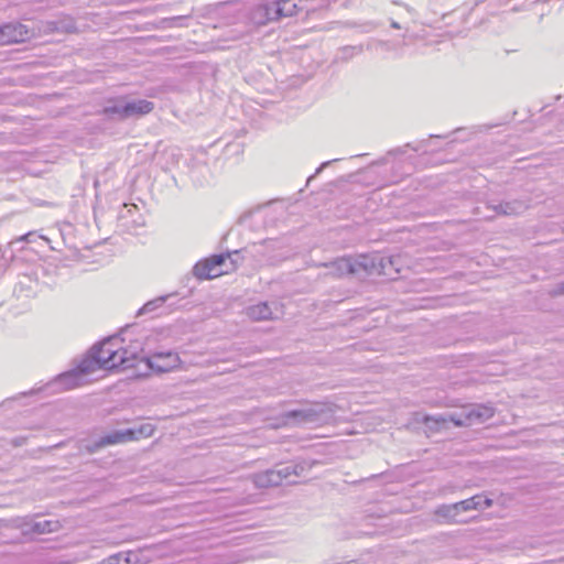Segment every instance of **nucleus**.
Here are the masks:
<instances>
[{
	"label": "nucleus",
	"mask_w": 564,
	"mask_h": 564,
	"mask_svg": "<svg viewBox=\"0 0 564 564\" xmlns=\"http://www.w3.org/2000/svg\"><path fill=\"white\" fill-rule=\"evenodd\" d=\"M117 344H119V337L113 336L94 345L74 369L55 377L54 380L47 383L46 389L51 392L70 390L82 386L87 375L99 369L112 370L118 368L119 364L124 362V359L119 357L120 352Z\"/></svg>",
	"instance_id": "nucleus-1"
},
{
	"label": "nucleus",
	"mask_w": 564,
	"mask_h": 564,
	"mask_svg": "<svg viewBox=\"0 0 564 564\" xmlns=\"http://www.w3.org/2000/svg\"><path fill=\"white\" fill-rule=\"evenodd\" d=\"M393 265L392 258H380L379 265L383 271V274H389L387 272V265ZM328 269L327 275L333 278H343L346 275H354L357 278H365L369 274H372L377 269L378 262L376 257H370L367 254H360L357 258L354 257H341L329 263L323 264Z\"/></svg>",
	"instance_id": "nucleus-2"
},
{
	"label": "nucleus",
	"mask_w": 564,
	"mask_h": 564,
	"mask_svg": "<svg viewBox=\"0 0 564 564\" xmlns=\"http://www.w3.org/2000/svg\"><path fill=\"white\" fill-rule=\"evenodd\" d=\"M334 409L326 403H312L300 409L289 410L276 417L275 427L321 426L334 417Z\"/></svg>",
	"instance_id": "nucleus-3"
},
{
	"label": "nucleus",
	"mask_w": 564,
	"mask_h": 564,
	"mask_svg": "<svg viewBox=\"0 0 564 564\" xmlns=\"http://www.w3.org/2000/svg\"><path fill=\"white\" fill-rule=\"evenodd\" d=\"M495 414L492 406L485 404H471L464 406L459 413L451 415H424L422 423L432 432H438L447 422H453L455 426H469L476 423H482L491 419Z\"/></svg>",
	"instance_id": "nucleus-4"
},
{
	"label": "nucleus",
	"mask_w": 564,
	"mask_h": 564,
	"mask_svg": "<svg viewBox=\"0 0 564 564\" xmlns=\"http://www.w3.org/2000/svg\"><path fill=\"white\" fill-rule=\"evenodd\" d=\"M154 426L150 423L141 424L138 429H127L124 431H116L105 436H101L89 448L90 452H96L108 445L124 443L129 441L139 440L140 437H149L154 433Z\"/></svg>",
	"instance_id": "nucleus-5"
},
{
	"label": "nucleus",
	"mask_w": 564,
	"mask_h": 564,
	"mask_svg": "<svg viewBox=\"0 0 564 564\" xmlns=\"http://www.w3.org/2000/svg\"><path fill=\"white\" fill-rule=\"evenodd\" d=\"M228 259H231V254L228 252L214 254L208 259L198 261L193 268V273L199 280L214 279L228 273Z\"/></svg>",
	"instance_id": "nucleus-6"
},
{
	"label": "nucleus",
	"mask_w": 564,
	"mask_h": 564,
	"mask_svg": "<svg viewBox=\"0 0 564 564\" xmlns=\"http://www.w3.org/2000/svg\"><path fill=\"white\" fill-rule=\"evenodd\" d=\"M149 369L156 373H164L176 369L181 364V358L173 350L155 351L149 356L142 357Z\"/></svg>",
	"instance_id": "nucleus-7"
},
{
	"label": "nucleus",
	"mask_w": 564,
	"mask_h": 564,
	"mask_svg": "<svg viewBox=\"0 0 564 564\" xmlns=\"http://www.w3.org/2000/svg\"><path fill=\"white\" fill-rule=\"evenodd\" d=\"M34 32L20 22H9L0 25V44L20 43L31 39Z\"/></svg>",
	"instance_id": "nucleus-8"
},
{
	"label": "nucleus",
	"mask_w": 564,
	"mask_h": 564,
	"mask_svg": "<svg viewBox=\"0 0 564 564\" xmlns=\"http://www.w3.org/2000/svg\"><path fill=\"white\" fill-rule=\"evenodd\" d=\"M247 18L253 25H265L269 22L276 21L273 2L258 3L248 10Z\"/></svg>",
	"instance_id": "nucleus-9"
},
{
	"label": "nucleus",
	"mask_w": 564,
	"mask_h": 564,
	"mask_svg": "<svg viewBox=\"0 0 564 564\" xmlns=\"http://www.w3.org/2000/svg\"><path fill=\"white\" fill-rule=\"evenodd\" d=\"M39 31L45 34L72 33L76 31V23L72 17L62 15L54 20L42 22Z\"/></svg>",
	"instance_id": "nucleus-10"
},
{
	"label": "nucleus",
	"mask_w": 564,
	"mask_h": 564,
	"mask_svg": "<svg viewBox=\"0 0 564 564\" xmlns=\"http://www.w3.org/2000/svg\"><path fill=\"white\" fill-rule=\"evenodd\" d=\"M154 109L152 101L147 99H131L124 97V109L126 119L135 118L150 113Z\"/></svg>",
	"instance_id": "nucleus-11"
},
{
	"label": "nucleus",
	"mask_w": 564,
	"mask_h": 564,
	"mask_svg": "<svg viewBox=\"0 0 564 564\" xmlns=\"http://www.w3.org/2000/svg\"><path fill=\"white\" fill-rule=\"evenodd\" d=\"M489 207L492 208L497 215L516 216L523 213L528 208V205L523 200L514 199L511 202H502Z\"/></svg>",
	"instance_id": "nucleus-12"
},
{
	"label": "nucleus",
	"mask_w": 564,
	"mask_h": 564,
	"mask_svg": "<svg viewBox=\"0 0 564 564\" xmlns=\"http://www.w3.org/2000/svg\"><path fill=\"white\" fill-rule=\"evenodd\" d=\"M124 109V97L110 99L102 109V115L110 120L122 121L126 120Z\"/></svg>",
	"instance_id": "nucleus-13"
},
{
	"label": "nucleus",
	"mask_w": 564,
	"mask_h": 564,
	"mask_svg": "<svg viewBox=\"0 0 564 564\" xmlns=\"http://www.w3.org/2000/svg\"><path fill=\"white\" fill-rule=\"evenodd\" d=\"M272 2L278 20L301 13L297 0H273Z\"/></svg>",
	"instance_id": "nucleus-14"
},
{
	"label": "nucleus",
	"mask_w": 564,
	"mask_h": 564,
	"mask_svg": "<svg viewBox=\"0 0 564 564\" xmlns=\"http://www.w3.org/2000/svg\"><path fill=\"white\" fill-rule=\"evenodd\" d=\"M252 479H253L254 486L258 488H269V487L280 486L279 474H275L274 468L267 469L264 471L254 474Z\"/></svg>",
	"instance_id": "nucleus-15"
},
{
	"label": "nucleus",
	"mask_w": 564,
	"mask_h": 564,
	"mask_svg": "<svg viewBox=\"0 0 564 564\" xmlns=\"http://www.w3.org/2000/svg\"><path fill=\"white\" fill-rule=\"evenodd\" d=\"M247 315L253 321H267L272 318V310L267 302H260L249 306Z\"/></svg>",
	"instance_id": "nucleus-16"
},
{
	"label": "nucleus",
	"mask_w": 564,
	"mask_h": 564,
	"mask_svg": "<svg viewBox=\"0 0 564 564\" xmlns=\"http://www.w3.org/2000/svg\"><path fill=\"white\" fill-rule=\"evenodd\" d=\"M29 530L33 533L44 534L55 532L59 528L58 521L53 520H40V521H31L28 523Z\"/></svg>",
	"instance_id": "nucleus-17"
},
{
	"label": "nucleus",
	"mask_w": 564,
	"mask_h": 564,
	"mask_svg": "<svg viewBox=\"0 0 564 564\" xmlns=\"http://www.w3.org/2000/svg\"><path fill=\"white\" fill-rule=\"evenodd\" d=\"M480 495L473 496L468 499L462 500L459 502L451 505V507L444 508L447 511H470V510H480Z\"/></svg>",
	"instance_id": "nucleus-18"
},
{
	"label": "nucleus",
	"mask_w": 564,
	"mask_h": 564,
	"mask_svg": "<svg viewBox=\"0 0 564 564\" xmlns=\"http://www.w3.org/2000/svg\"><path fill=\"white\" fill-rule=\"evenodd\" d=\"M364 52V46L361 44L359 45H347L340 47L335 56L336 63H346L350 61L352 57L361 54Z\"/></svg>",
	"instance_id": "nucleus-19"
},
{
	"label": "nucleus",
	"mask_w": 564,
	"mask_h": 564,
	"mask_svg": "<svg viewBox=\"0 0 564 564\" xmlns=\"http://www.w3.org/2000/svg\"><path fill=\"white\" fill-rule=\"evenodd\" d=\"M117 348H118V351L121 352L119 354V357H122L124 360V362L122 364H119V367H122V368H131L134 366V361L138 359V355H137V351H132L126 347L122 346V340L119 338V344H117Z\"/></svg>",
	"instance_id": "nucleus-20"
},
{
	"label": "nucleus",
	"mask_w": 564,
	"mask_h": 564,
	"mask_svg": "<svg viewBox=\"0 0 564 564\" xmlns=\"http://www.w3.org/2000/svg\"><path fill=\"white\" fill-rule=\"evenodd\" d=\"M297 2L301 12L311 13L326 7L328 0H297Z\"/></svg>",
	"instance_id": "nucleus-21"
},
{
	"label": "nucleus",
	"mask_w": 564,
	"mask_h": 564,
	"mask_svg": "<svg viewBox=\"0 0 564 564\" xmlns=\"http://www.w3.org/2000/svg\"><path fill=\"white\" fill-rule=\"evenodd\" d=\"M274 470H275V474H279L280 485L283 481H288L289 484L295 482V480L291 479L293 477V473H295L294 471L295 469H293V464L285 465V466H279V467L274 468Z\"/></svg>",
	"instance_id": "nucleus-22"
},
{
	"label": "nucleus",
	"mask_w": 564,
	"mask_h": 564,
	"mask_svg": "<svg viewBox=\"0 0 564 564\" xmlns=\"http://www.w3.org/2000/svg\"><path fill=\"white\" fill-rule=\"evenodd\" d=\"M166 299H167V296H159L154 300L147 302L142 306V308L139 311V314H145V313L153 312L158 307L162 306L165 303Z\"/></svg>",
	"instance_id": "nucleus-23"
},
{
	"label": "nucleus",
	"mask_w": 564,
	"mask_h": 564,
	"mask_svg": "<svg viewBox=\"0 0 564 564\" xmlns=\"http://www.w3.org/2000/svg\"><path fill=\"white\" fill-rule=\"evenodd\" d=\"M107 564H131L130 554H113L107 558Z\"/></svg>",
	"instance_id": "nucleus-24"
},
{
	"label": "nucleus",
	"mask_w": 564,
	"mask_h": 564,
	"mask_svg": "<svg viewBox=\"0 0 564 564\" xmlns=\"http://www.w3.org/2000/svg\"><path fill=\"white\" fill-rule=\"evenodd\" d=\"M311 465L306 462H299L293 464V469H295L293 473V477H301L305 476L306 473L310 470Z\"/></svg>",
	"instance_id": "nucleus-25"
},
{
	"label": "nucleus",
	"mask_w": 564,
	"mask_h": 564,
	"mask_svg": "<svg viewBox=\"0 0 564 564\" xmlns=\"http://www.w3.org/2000/svg\"><path fill=\"white\" fill-rule=\"evenodd\" d=\"M446 507H451V505H443V506H441L436 510V514H438L441 517H444V518H448V519H453V518H455L458 514V511H447V510H445L444 508H446Z\"/></svg>",
	"instance_id": "nucleus-26"
},
{
	"label": "nucleus",
	"mask_w": 564,
	"mask_h": 564,
	"mask_svg": "<svg viewBox=\"0 0 564 564\" xmlns=\"http://www.w3.org/2000/svg\"><path fill=\"white\" fill-rule=\"evenodd\" d=\"M231 254V259H228V272L230 270H235L238 265V259H239V251L235 250L232 252H229Z\"/></svg>",
	"instance_id": "nucleus-27"
},
{
	"label": "nucleus",
	"mask_w": 564,
	"mask_h": 564,
	"mask_svg": "<svg viewBox=\"0 0 564 564\" xmlns=\"http://www.w3.org/2000/svg\"><path fill=\"white\" fill-rule=\"evenodd\" d=\"M479 505H480V510H484L486 508L491 507L492 500L480 495Z\"/></svg>",
	"instance_id": "nucleus-28"
},
{
	"label": "nucleus",
	"mask_w": 564,
	"mask_h": 564,
	"mask_svg": "<svg viewBox=\"0 0 564 564\" xmlns=\"http://www.w3.org/2000/svg\"><path fill=\"white\" fill-rule=\"evenodd\" d=\"M337 161L336 159L333 160V162ZM332 163V161L324 162L319 165V167L316 170L315 174L321 173L326 166H328Z\"/></svg>",
	"instance_id": "nucleus-29"
},
{
	"label": "nucleus",
	"mask_w": 564,
	"mask_h": 564,
	"mask_svg": "<svg viewBox=\"0 0 564 564\" xmlns=\"http://www.w3.org/2000/svg\"><path fill=\"white\" fill-rule=\"evenodd\" d=\"M30 236H31V234L23 235V236L19 237L15 241H11L10 243L13 245V243L20 242V241H29Z\"/></svg>",
	"instance_id": "nucleus-30"
},
{
	"label": "nucleus",
	"mask_w": 564,
	"mask_h": 564,
	"mask_svg": "<svg viewBox=\"0 0 564 564\" xmlns=\"http://www.w3.org/2000/svg\"><path fill=\"white\" fill-rule=\"evenodd\" d=\"M554 294H564V281L557 284Z\"/></svg>",
	"instance_id": "nucleus-31"
},
{
	"label": "nucleus",
	"mask_w": 564,
	"mask_h": 564,
	"mask_svg": "<svg viewBox=\"0 0 564 564\" xmlns=\"http://www.w3.org/2000/svg\"><path fill=\"white\" fill-rule=\"evenodd\" d=\"M508 0H489V4H506Z\"/></svg>",
	"instance_id": "nucleus-32"
},
{
	"label": "nucleus",
	"mask_w": 564,
	"mask_h": 564,
	"mask_svg": "<svg viewBox=\"0 0 564 564\" xmlns=\"http://www.w3.org/2000/svg\"><path fill=\"white\" fill-rule=\"evenodd\" d=\"M390 153H391V154H392V153H393V154H394V153L397 154V153H403V151H402V149H401V148H398V149H395V150H392Z\"/></svg>",
	"instance_id": "nucleus-33"
},
{
	"label": "nucleus",
	"mask_w": 564,
	"mask_h": 564,
	"mask_svg": "<svg viewBox=\"0 0 564 564\" xmlns=\"http://www.w3.org/2000/svg\"><path fill=\"white\" fill-rule=\"evenodd\" d=\"M391 26L394 28V29H400V25L398 22H392L391 23Z\"/></svg>",
	"instance_id": "nucleus-34"
},
{
	"label": "nucleus",
	"mask_w": 564,
	"mask_h": 564,
	"mask_svg": "<svg viewBox=\"0 0 564 564\" xmlns=\"http://www.w3.org/2000/svg\"><path fill=\"white\" fill-rule=\"evenodd\" d=\"M4 259V252L0 249V260Z\"/></svg>",
	"instance_id": "nucleus-35"
},
{
	"label": "nucleus",
	"mask_w": 564,
	"mask_h": 564,
	"mask_svg": "<svg viewBox=\"0 0 564 564\" xmlns=\"http://www.w3.org/2000/svg\"><path fill=\"white\" fill-rule=\"evenodd\" d=\"M345 564H357L355 561L346 562Z\"/></svg>",
	"instance_id": "nucleus-36"
}]
</instances>
